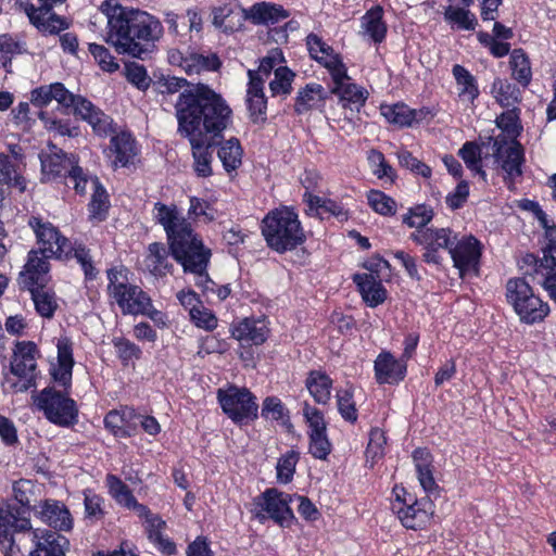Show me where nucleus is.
Wrapping results in <instances>:
<instances>
[{"label": "nucleus", "mask_w": 556, "mask_h": 556, "mask_svg": "<svg viewBox=\"0 0 556 556\" xmlns=\"http://www.w3.org/2000/svg\"><path fill=\"white\" fill-rule=\"evenodd\" d=\"M153 217L166 233L173 257L181 264L185 271L194 274L195 285L199 288L211 291V288L215 287L206 273L211 251L204 248L191 224L174 204L156 202L153 207Z\"/></svg>", "instance_id": "2"}, {"label": "nucleus", "mask_w": 556, "mask_h": 556, "mask_svg": "<svg viewBox=\"0 0 556 556\" xmlns=\"http://www.w3.org/2000/svg\"><path fill=\"white\" fill-rule=\"evenodd\" d=\"M410 238L425 248L424 260L427 263L439 264L441 261L439 249L450 251L453 239L456 240V235L448 228H426L416 230Z\"/></svg>", "instance_id": "16"}, {"label": "nucleus", "mask_w": 556, "mask_h": 556, "mask_svg": "<svg viewBox=\"0 0 556 556\" xmlns=\"http://www.w3.org/2000/svg\"><path fill=\"white\" fill-rule=\"evenodd\" d=\"M289 16L288 12L279 4L256 3L245 11V20H251L254 24H275Z\"/></svg>", "instance_id": "36"}, {"label": "nucleus", "mask_w": 556, "mask_h": 556, "mask_svg": "<svg viewBox=\"0 0 556 556\" xmlns=\"http://www.w3.org/2000/svg\"><path fill=\"white\" fill-rule=\"evenodd\" d=\"M100 12L106 17V42L118 53L141 59L148 46L163 34L161 22L143 11L128 10L118 0H104Z\"/></svg>", "instance_id": "3"}, {"label": "nucleus", "mask_w": 556, "mask_h": 556, "mask_svg": "<svg viewBox=\"0 0 556 556\" xmlns=\"http://www.w3.org/2000/svg\"><path fill=\"white\" fill-rule=\"evenodd\" d=\"M535 215L545 229L546 245L543 249V257L535 265L534 278L556 303V226L549 225L547 215L542 210L539 208Z\"/></svg>", "instance_id": "11"}, {"label": "nucleus", "mask_w": 556, "mask_h": 556, "mask_svg": "<svg viewBox=\"0 0 556 556\" xmlns=\"http://www.w3.org/2000/svg\"><path fill=\"white\" fill-rule=\"evenodd\" d=\"M369 206L378 214L383 216H392L396 213L395 201L379 190H370L367 193Z\"/></svg>", "instance_id": "52"}, {"label": "nucleus", "mask_w": 556, "mask_h": 556, "mask_svg": "<svg viewBox=\"0 0 556 556\" xmlns=\"http://www.w3.org/2000/svg\"><path fill=\"white\" fill-rule=\"evenodd\" d=\"M28 291L31 294L36 312L41 317L51 318L59 306L54 292L46 287H38Z\"/></svg>", "instance_id": "44"}, {"label": "nucleus", "mask_w": 556, "mask_h": 556, "mask_svg": "<svg viewBox=\"0 0 556 556\" xmlns=\"http://www.w3.org/2000/svg\"><path fill=\"white\" fill-rule=\"evenodd\" d=\"M108 293L125 315L144 313L149 305V295L138 286L128 281L127 269L114 267L108 270Z\"/></svg>", "instance_id": "9"}, {"label": "nucleus", "mask_w": 556, "mask_h": 556, "mask_svg": "<svg viewBox=\"0 0 556 556\" xmlns=\"http://www.w3.org/2000/svg\"><path fill=\"white\" fill-rule=\"evenodd\" d=\"M300 459V453L290 450L282 454L276 464V479L281 484H287L292 481L296 465Z\"/></svg>", "instance_id": "47"}, {"label": "nucleus", "mask_w": 556, "mask_h": 556, "mask_svg": "<svg viewBox=\"0 0 556 556\" xmlns=\"http://www.w3.org/2000/svg\"><path fill=\"white\" fill-rule=\"evenodd\" d=\"M304 200L309 206V210H315L320 216L325 213H329L338 217L345 216L342 206L332 200L324 199L307 192L304 193Z\"/></svg>", "instance_id": "53"}, {"label": "nucleus", "mask_w": 556, "mask_h": 556, "mask_svg": "<svg viewBox=\"0 0 556 556\" xmlns=\"http://www.w3.org/2000/svg\"><path fill=\"white\" fill-rule=\"evenodd\" d=\"M29 226L36 235L42 254L58 258L71 255L72 247L70 241L51 223L43 222L38 217H31Z\"/></svg>", "instance_id": "15"}, {"label": "nucleus", "mask_w": 556, "mask_h": 556, "mask_svg": "<svg viewBox=\"0 0 556 556\" xmlns=\"http://www.w3.org/2000/svg\"><path fill=\"white\" fill-rule=\"evenodd\" d=\"M306 388L315 402L328 404L331 399L332 380L320 371H312L306 379Z\"/></svg>", "instance_id": "38"}, {"label": "nucleus", "mask_w": 556, "mask_h": 556, "mask_svg": "<svg viewBox=\"0 0 556 556\" xmlns=\"http://www.w3.org/2000/svg\"><path fill=\"white\" fill-rule=\"evenodd\" d=\"M22 165L13 162L11 157L4 153H0V185L24 192L27 181L22 173Z\"/></svg>", "instance_id": "35"}, {"label": "nucleus", "mask_w": 556, "mask_h": 556, "mask_svg": "<svg viewBox=\"0 0 556 556\" xmlns=\"http://www.w3.org/2000/svg\"><path fill=\"white\" fill-rule=\"evenodd\" d=\"M452 74L455 79L457 100L465 106L472 105L480 93L476 77L459 64L453 66Z\"/></svg>", "instance_id": "30"}, {"label": "nucleus", "mask_w": 556, "mask_h": 556, "mask_svg": "<svg viewBox=\"0 0 556 556\" xmlns=\"http://www.w3.org/2000/svg\"><path fill=\"white\" fill-rule=\"evenodd\" d=\"M337 406L341 417L349 422H355L358 414L355 402L353 400V390L351 388L340 389L337 391Z\"/></svg>", "instance_id": "51"}, {"label": "nucleus", "mask_w": 556, "mask_h": 556, "mask_svg": "<svg viewBox=\"0 0 556 556\" xmlns=\"http://www.w3.org/2000/svg\"><path fill=\"white\" fill-rule=\"evenodd\" d=\"M454 266L463 277L465 274L476 271L481 256V243L473 236H463L453 239L448 251Z\"/></svg>", "instance_id": "17"}, {"label": "nucleus", "mask_w": 556, "mask_h": 556, "mask_svg": "<svg viewBox=\"0 0 556 556\" xmlns=\"http://www.w3.org/2000/svg\"><path fill=\"white\" fill-rule=\"evenodd\" d=\"M380 113L389 123L400 127L410 126L416 118L415 110L404 103L381 104Z\"/></svg>", "instance_id": "43"}, {"label": "nucleus", "mask_w": 556, "mask_h": 556, "mask_svg": "<svg viewBox=\"0 0 556 556\" xmlns=\"http://www.w3.org/2000/svg\"><path fill=\"white\" fill-rule=\"evenodd\" d=\"M212 14L213 24L225 31H232L239 28L245 20V10L236 0H228L220 5L214 7Z\"/></svg>", "instance_id": "29"}, {"label": "nucleus", "mask_w": 556, "mask_h": 556, "mask_svg": "<svg viewBox=\"0 0 556 556\" xmlns=\"http://www.w3.org/2000/svg\"><path fill=\"white\" fill-rule=\"evenodd\" d=\"M110 151L114 154V168L128 166L139 152L135 138L128 131H121L111 138Z\"/></svg>", "instance_id": "27"}, {"label": "nucleus", "mask_w": 556, "mask_h": 556, "mask_svg": "<svg viewBox=\"0 0 556 556\" xmlns=\"http://www.w3.org/2000/svg\"><path fill=\"white\" fill-rule=\"evenodd\" d=\"M56 361L51 363L50 375L53 380L64 387L65 392L56 391L52 387L45 388L33 394L36 408L52 424L61 427H70L77 422L78 408L76 402L68 396L66 390L72 383L74 366L73 343L66 336H61L56 341Z\"/></svg>", "instance_id": "4"}, {"label": "nucleus", "mask_w": 556, "mask_h": 556, "mask_svg": "<svg viewBox=\"0 0 556 556\" xmlns=\"http://www.w3.org/2000/svg\"><path fill=\"white\" fill-rule=\"evenodd\" d=\"M267 323L264 319L245 318L231 328L232 337L238 341H251L262 344L268 336Z\"/></svg>", "instance_id": "33"}, {"label": "nucleus", "mask_w": 556, "mask_h": 556, "mask_svg": "<svg viewBox=\"0 0 556 556\" xmlns=\"http://www.w3.org/2000/svg\"><path fill=\"white\" fill-rule=\"evenodd\" d=\"M459 156L469 169L482 176L485 175L481 168V149L477 143L466 142L459 150Z\"/></svg>", "instance_id": "56"}, {"label": "nucleus", "mask_w": 556, "mask_h": 556, "mask_svg": "<svg viewBox=\"0 0 556 556\" xmlns=\"http://www.w3.org/2000/svg\"><path fill=\"white\" fill-rule=\"evenodd\" d=\"M491 93L496 102L504 108H514L521 98L519 88L502 78H496L493 81Z\"/></svg>", "instance_id": "41"}, {"label": "nucleus", "mask_w": 556, "mask_h": 556, "mask_svg": "<svg viewBox=\"0 0 556 556\" xmlns=\"http://www.w3.org/2000/svg\"><path fill=\"white\" fill-rule=\"evenodd\" d=\"M495 155L501 163L502 169L506 174V178L510 184L522 175V165L525 162V153L522 146L516 140H504L498 136L495 139Z\"/></svg>", "instance_id": "18"}, {"label": "nucleus", "mask_w": 556, "mask_h": 556, "mask_svg": "<svg viewBox=\"0 0 556 556\" xmlns=\"http://www.w3.org/2000/svg\"><path fill=\"white\" fill-rule=\"evenodd\" d=\"M35 548L30 556H65L68 541L65 536L47 529L31 530Z\"/></svg>", "instance_id": "24"}, {"label": "nucleus", "mask_w": 556, "mask_h": 556, "mask_svg": "<svg viewBox=\"0 0 556 556\" xmlns=\"http://www.w3.org/2000/svg\"><path fill=\"white\" fill-rule=\"evenodd\" d=\"M249 81L247 87V104L251 116L257 119L265 115L267 100L264 93L265 80L256 73H248Z\"/></svg>", "instance_id": "34"}, {"label": "nucleus", "mask_w": 556, "mask_h": 556, "mask_svg": "<svg viewBox=\"0 0 556 556\" xmlns=\"http://www.w3.org/2000/svg\"><path fill=\"white\" fill-rule=\"evenodd\" d=\"M326 99L325 88L319 84H307L299 91L295 102V111L300 114L309 110L319 109Z\"/></svg>", "instance_id": "37"}, {"label": "nucleus", "mask_w": 556, "mask_h": 556, "mask_svg": "<svg viewBox=\"0 0 556 556\" xmlns=\"http://www.w3.org/2000/svg\"><path fill=\"white\" fill-rule=\"evenodd\" d=\"M33 510L43 523L56 530L70 531L73 528L71 513L62 502L43 500L35 504Z\"/></svg>", "instance_id": "21"}, {"label": "nucleus", "mask_w": 556, "mask_h": 556, "mask_svg": "<svg viewBox=\"0 0 556 556\" xmlns=\"http://www.w3.org/2000/svg\"><path fill=\"white\" fill-rule=\"evenodd\" d=\"M386 443V434L381 429L375 428L370 431L366 448V460L370 463V466L383 457Z\"/></svg>", "instance_id": "54"}, {"label": "nucleus", "mask_w": 556, "mask_h": 556, "mask_svg": "<svg viewBox=\"0 0 556 556\" xmlns=\"http://www.w3.org/2000/svg\"><path fill=\"white\" fill-rule=\"evenodd\" d=\"M143 263L146 269L154 277H164L173 269L169 251L161 242H153L148 245Z\"/></svg>", "instance_id": "32"}, {"label": "nucleus", "mask_w": 556, "mask_h": 556, "mask_svg": "<svg viewBox=\"0 0 556 556\" xmlns=\"http://www.w3.org/2000/svg\"><path fill=\"white\" fill-rule=\"evenodd\" d=\"M190 318L198 328H202L207 331H212L217 327V317L211 309L204 307L203 304L198 308H193V312L190 314Z\"/></svg>", "instance_id": "62"}, {"label": "nucleus", "mask_w": 556, "mask_h": 556, "mask_svg": "<svg viewBox=\"0 0 556 556\" xmlns=\"http://www.w3.org/2000/svg\"><path fill=\"white\" fill-rule=\"evenodd\" d=\"M262 416L270 420H283L288 417V410L278 397L269 396L263 402Z\"/></svg>", "instance_id": "63"}, {"label": "nucleus", "mask_w": 556, "mask_h": 556, "mask_svg": "<svg viewBox=\"0 0 556 556\" xmlns=\"http://www.w3.org/2000/svg\"><path fill=\"white\" fill-rule=\"evenodd\" d=\"M217 155L228 173L236 170L240 166L242 159V149L239 141L235 138L226 140L219 147Z\"/></svg>", "instance_id": "46"}, {"label": "nucleus", "mask_w": 556, "mask_h": 556, "mask_svg": "<svg viewBox=\"0 0 556 556\" xmlns=\"http://www.w3.org/2000/svg\"><path fill=\"white\" fill-rule=\"evenodd\" d=\"M88 186H90L93 191L91 201L89 203L90 217L101 222L105 218L109 208L106 191L100 185L97 177L89 176V182L87 184V187Z\"/></svg>", "instance_id": "42"}, {"label": "nucleus", "mask_w": 556, "mask_h": 556, "mask_svg": "<svg viewBox=\"0 0 556 556\" xmlns=\"http://www.w3.org/2000/svg\"><path fill=\"white\" fill-rule=\"evenodd\" d=\"M383 11L382 8L377 5L370 9L362 17V29L372 41L381 42L386 38L387 26L382 21Z\"/></svg>", "instance_id": "39"}, {"label": "nucleus", "mask_w": 556, "mask_h": 556, "mask_svg": "<svg viewBox=\"0 0 556 556\" xmlns=\"http://www.w3.org/2000/svg\"><path fill=\"white\" fill-rule=\"evenodd\" d=\"M291 501L290 494L270 488L254 497L251 513L261 522L270 518L281 527H289L294 519Z\"/></svg>", "instance_id": "13"}, {"label": "nucleus", "mask_w": 556, "mask_h": 556, "mask_svg": "<svg viewBox=\"0 0 556 556\" xmlns=\"http://www.w3.org/2000/svg\"><path fill=\"white\" fill-rule=\"evenodd\" d=\"M444 18L452 26L465 30H472L477 25V18L469 10L454 5L445 8Z\"/></svg>", "instance_id": "49"}, {"label": "nucleus", "mask_w": 556, "mask_h": 556, "mask_svg": "<svg viewBox=\"0 0 556 556\" xmlns=\"http://www.w3.org/2000/svg\"><path fill=\"white\" fill-rule=\"evenodd\" d=\"M511 76L522 86H528L532 71L528 55L521 49H515L509 59Z\"/></svg>", "instance_id": "45"}, {"label": "nucleus", "mask_w": 556, "mask_h": 556, "mask_svg": "<svg viewBox=\"0 0 556 556\" xmlns=\"http://www.w3.org/2000/svg\"><path fill=\"white\" fill-rule=\"evenodd\" d=\"M506 299L520 321L527 325L541 323L549 314V306L522 278H511L506 283Z\"/></svg>", "instance_id": "8"}, {"label": "nucleus", "mask_w": 556, "mask_h": 556, "mask_svg": "<svg viewBox=\"0 0 556 556\" xmlns=\"http://www.w3.org/2000/svg\"><path fill=\"white\" fill-rule=\"evenodd\" d=\"M217 400L223 412L235 424H247L257 417L258 404L256 397L247 388L231 384L218 389Z\"/></svg>", "instance_id": "12"}, {"label": "nucleus", "mask_w": 556, "mask_h": 556, "mask_svg": "<svg viewBox=\"0 0 556 556\" xmlns=\"http://www.w3.org/2000/svg\"><path fill=\"white\" fill-rule=\"evenodd\" d=\"M353 281L368 306L376 307L386 301L388 292L378 276L367 273L356 274Z\"/></svg>", "instance_id": "28"}, {"label": "nucleus", "mask_w": 556, "mask_h": 556, "mask_svg": "<svg viewBox=\"0 0 556 556\" xmlns=\"http://www.w3.org/2000/svg\"><path fill=\"white\" fill-rule=\"evenodd\" d=\"M295 74L287 66L275 68L274 78L269 81L271 96H287L292 91Z\"/></svg>", "instance_id": "50"}, {"label": "nucleus", "mask_w": 556, "mask_h": 556, "mask_svg": "<svg viewBox=\"0 0 556 556\" xmlns=\"http://www.w3.org/2000/svg\"><path fill=\"white\" fill-rule=\"evenodd\" d=\"M88 49L102 71L113 73L118 70L119 65L108 48L98 43H89Z\"/></svg>", "instance_id": "57"}, {"label": "nucleus", "mask_w": 556, "mask_h": 556, "mask_svg": "<svg viewBox=\"0 0 556 556\" xmlns=\"http://www.w3.org/2000/svg\"><path fill=\"white\" fill-rule=\"evenodd\" d=\"M433 218V210L427 205H417L404 216L403 223L408 227L425 229L424 227Z\"/></svg>", "instance_id": "55"}, {"label": "nucleus", "mask_w": 556, "mask_h": 556, "mask_svg": "<svg viewBox=\"0 0 556 556\" xmlns=\"http://www.w3.org/2000/svg\"><path fill=\"white\" fill-rule=\"evenodd\" d=\"M302 410L304 419L309 428L308 434L327 431V424L325 421L324 414L318 408L308 403H304Z\"/></svg>", "instance_id": "58"}, {"label": "nucleus", "mask_w": 556, "mask_h": 556, "mask_svg": "<svg viewBox=\"0 0 556 556\" xmlns=\"http://www.w3.org/2000/svg\"><path fill=\"white\" fill-rule=\"evenodd\" d=\"M105 483L109 494L118 505L135 511L138 516L148 514V507L137 502L129 488L117 476L108 475Z\"/></svg>", "instance_id": "31"}, {"label": "nucleus", "mask_w": 556, "mask_h": 556, "mask_svg": "<svg viewBox=\"0 0 556 556\" xmlns=\"http://www.w3.org/2000/svg\"><path fill=\"white\" fill-rule=\"evenodd\" d=\"M37 348L30 341L15 344L10 364L11 374L4 378L3 389L11 392H25L35 386Z\"/></svg>", "instance_id": "10"}, {"label": "nucleus", "mask_w": 556, "mask_h": 556, "mask_svg": "<svg viewBox=\"0 0 556 556\" xmlns=\"http://www.w3.org/2000/svg\"><path fill=\"white\" fill-rule=\"evenodd\" d=\"M168 63L180 67L186 74H200L203 71H216L220 66V61L216 54L203 55L195 52L181 51L180 49H170L167 52Z\"/></svg>", "instance_id": "20"}, {"label": "nucleus", "mask_w": 556, "mask_h": 556, "mask_svg": "<svg viewBox=\"0 0 556 556\" xmlns=\"http://www.w3.org/2000/svg\"><path fill=\"white\" fill-rule=\"evenodd\" d=\"M178 132L189 140L193 169L200 177L212 175V148L228 127L231 109L207 85H197L180 93L175 104Z\"/></svg>", "instance_id": "1"}, {"label": "nucleus", "mask_w": 556, "mask_h": 556, "mask_svg": "<svg viewBox=\"0 0 556 556\" xmlns=\"http://www.w3.org/2000/svg\"><path fill=\"white\" fill-rule=\"evenodd\" d=\"M368 162L372 169V173L379 178H388L393 180L394 170L393 168L386 162L383 154L377 150H371L368 154Z\"/></svg>", "instance_id": "61"}, {"label": "nucleus", "mask_w": 556, "mask_h": 556, "mask_svg": "<svg viewBox=\"0 0 556 556\" xmlns=\"http://www.w3.org/2000/svg\"><path fill=\"white\" fill-rule=\"evenodd\" d=\"M72 108L74 113L86 121L97 135L105 137L112 132V118L96 108L89 100L76 96Z\"/></svg>", "instance_id": "23"}, {"label": "nucleus", "mask_w": 556, "mask_h": 556, "mask_svg": "<svg viewBox=\"0 0 556 556\" xmlns=\"http://www.w3.org/2000/svg\"><path fill=\"white\" fill-rule=\"evenodd\" d=\"M405 359L395 358L390 352L380 353L375 361V377L378 383H397L406 374Z\"/></svg>", "instance_id": "26"}, {"label": "nucleus", "mask_w": 556, "mask_h": 556, "mask_svg": "<svg viewBox=\"0 0 556 556\" xmlns=\"http://www.w3.org/2000/svg\"><path fill=\"white\" fill-rule=\"evenodd\" d=\"M132 415L134 412L131 409L111 410L104 418V425L116 437H129L131 432L127 427V422Z\"/></svg>", "instance_id": "48"}, {"label": "nucleus", "mask_w": 556, "mask_h": 556, "mask_svg": "<svg viewBox=\"0 0 556 556\" xmlns=\"http://www.w3.org/2000/svg\"><path fill=\"white\" fill-rule=\"evenodd\" d=\"M306 46L312 59L324 66L332 80L331 92L339 98L343 108L359 111L368 99V91L352 81L342 56L319 36L309 34Z\"/></svg>", "instance_id": "5"}, {"label": "nucleus", "mask_w": 556, "mask_h": 556, "mask_svg": "<svg viewBox=\"0 0 556 556\" xmlns=\"http://www.w3.org/2000/svg\"><path fill=\"white\" fill-rule=\"evenodd\" d=\"M413 460L421 488L426 492L432 491L435 488V481L431 468L430 453L427 450L418 448L413 453Z\"/></svg>", "instance_id": "40"}, {"label": "nucleus", "mask_w": 556, "mask_h": 556, "mask_svg": "<svg viewBox=\"0 0 556 556\" xmlns=\"http://www.w3.org/2000/svg\"><path fill=\"white\" fill-rule=\"evenodd\" d=\"M393 493L395 495L393 509L405 528H424L430 521L433 504L429 498L414 500L413 495L403 488H394Z\"/></svg>", "instance_id": "14"}, {"label": "nucleus", "mask_w": 556, "mask_h": 556, "mask_svg": "<svg viewBox=\"0 0 556 556\" xmlns=\"http://www.w3.org/2000/svg\"><path fill=\"white\" fill-rule=\"evenodd\" d=\"M31 530L30 520L22 516L18 507L8 503L0 505V544L3 547L12 551L15 545L14 533Z\"/></svg>", "instance_id": "19"}, {"label": "nucleus", "mask_w": 556, "mask_h": 556, "mask_svg": "<svg viewBox=\"0 0 556 556\" xmlns=\"http://www.w3.org/2000/svg\"><path fill=\"white\" fill-rule=\"evenodd\" d=\"M41 181L64 180L77 193L84 194L87 191L89 175L78 165V159L74 154L64 153L53 147L48 152L40 153Z\"/></svg>", "instance_id": "7"}, {"label": "nucleus", "mask_w": 556, "mask_h": 556, "mask_svg": "<svg viewBox=\"0 0 556 556\" xmlns=\"http://www.w3.org/2000/svg\"><path fill=\"white\" fill-rule=\"evenodd\" d=\"M112 342L116 354L124 364L140 358L141 350L134 342L125 338H114Z\"/></svg>", "instance_id": "60"}, {"label": "nucleus", "mask_w": 556, "mask_h": 556, "mask_svg": "<svg viewBox=\"0 0 556 556\" xmlns=\"http://www.w3.org/2000/svg\"><path fill=\"white\" fill-rule=\"evenodd\" d=\"M309 453L313 457L325 460L331 452V443L328 440L327 431L309 433Z\"/></svg>", "instance_id": "59"}, {"label": "nucleus", "mask_w": 556, "mask_h": 556, "mask_svg": "<svg viewBox=\"0 0 556 556\" xmlns=\"http://www.w3.org/2000/svg\"><path fill=\"white\" fill-rule=\"evenodd\" d=\"M497 126L503 130L504 137L502 139L508 140L516 139L518 135V115L515 110H509L503 114H501L496 118Z\"/></svg>", "instance_id": "64"}, {"label": "nucleus", "mask_w": 556, "mask_h": 556, "mask_svg": "<svg viewBox=\"0 0 556 556\" xmlns=\"http://www.w3.org/2000/svg\"><path fill=\"white\" fill-rule=\"evenodd\" d=\"M17 5L28 16L29 22L40 31L56 34L67 27L66 21L52 13L51 10L47 12H39L30 0H18Z\"/></svg>", "instance_id": "25"}, {"label": "nucleus", "mask_w": 556, "mask_h": 556, "mask_svg": "<svg viewBox=\"0 0 556 556\" xmlns=\"http://www.w3.org/2000/svg\"><path fill=\"white\" fill-rule=\"evenodd\" d=\"M47 255H40L37 251L28 253L27 263L21 271V283L27 290H33L38 287H47L50 281V263Z\"/></svg>", "instance_id": "22"}, {"label": "nucleus", "mask_w": 556, "mask_h": 556, "mask_svg": "<svg viewBox=\"0 0 556 556\" xmlns=\"http://www.w3.org/2000/svg\"><path fill=\"white\" fill-rule=\"evenodd\" d=\"M262 235L267 245L279 253L293 250L305 240L298 214L287 206L266 214L262 222Z\"/></svg>", "instance_id": "6"}]
</instances>
